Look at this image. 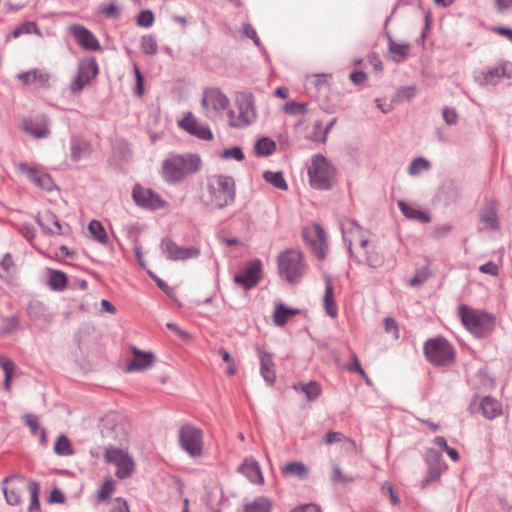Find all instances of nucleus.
I'll return each instance as SVG.
<instances>
[{"label": "nucleus", "mask_w": 512, "mask_h": 512, "mask_svg": "<svg viewBox=\"0 0 512 512\" xmlns=\"http://www.w3.org/2000/svg\"><path fill=\"white\" fill-rule=\"evenodd\" d=\"M204 203L211 209H224L236 199V184L232 176L215 174L206 180Z\"/></svg>", "instance_id": "nucleus-1"}, {"label": "nucleus", "mask_w": 512, "mask_h": 512, "mask_svg": "<svg viewBox=\"0 0 512 512\" xmlns=\"http://www.w3.org/2000/svg\"><path fill=\"white\" fill-rule=\"evenodd\" d=\"M201 168V159L196 154H175L164 159L161 174L168 184H178L186 177L198 172Z\"/></svg>", "instance_id": "nucleus-2"}, {"label": "nucleus", "mask_w": 512, "mask_h": 512, "mask_svg": "<svg viewBox=\"0 0 512 512\" xmlns=\"http://www.w3.org/2000/svg\"><path fill=\"white\" fill-rule=\"evenodd\" d=\"M278 272L282 279L297 284L306 272V264L299 250L287 249L277 257Z\"/></svg>", "instance_id": "nucleus-3"}, {"label": "nucleus", "mask_w": 512, "mask_h": 512, "mask_svg": "<svg viewBox=\"0 0 512 512\" xmlns=\"http://www.w3.org/2000/svg\"><path fill=\"white\" fill-rule=\"evenodd\" d=\"M458 314L466 329L476 337H486L494 329L495 318L486 312L461 305Z\"/></svg>", "instance_id": "nucleus-4"}, {"label": "nucleus", "mask_w": 512, "mask_h": 512, "mask_svg": "<svg viewBox=\"0 0 512 512\" xmlns=\"http://www.w3.org/2000/svg\"><path fill=\"white\" fill-rule=\"evenodd\" d=\"M336 168L322 154L314 155L308 168L309 183L317 190H329L333 187Z\"/></svg>", "instance_id": "nucleus-5"}, {"label": "nucleus", "mask_w": 512, "mask_h": 512, "mask_svg": "<svg viewBox=\"0 0 512 512\" xmlns=\"http://www.w3.org/2000/svg\"><path fill=\"white\" fill-rule=\"evenodd\" d=\"M229 124L232 127L240 128L247 126L256 120L254 98L251 93L241 92L236 97V110H230Z\"/></svg>", "instance_id": "nucleus-6"}, {"label": "nucleus", "mask_w": 512, "mask_h": 512, "mask_svg": "<svg viewBox=\"0 0 512 512\" xmlns=\"http://www.w3.org/2000/svg\"><path fill=\"white\" fill-rule=\"evenodd\" d=\"M423 349L426 359L434 366L448 365L455 357L452 345L443 337L428 339Z\"/></svg>", "instance_id": "nucleus-7"}, {"label": "nucleus", "mask_w": 512, "mask_h": 512, "mask_svg": "<svg viewBox=\"0 0 512 512\" xmlns=\"http://www.w3.org/2000/svg\"><path fill=\"white\" fill-rule=\"evenodd\" d=\"M178 438L181 449L190 457L196 458L202 455L204 434L200 428L185 424L179 429Z\"/></svg>", "instance_id": "nucleus-8"}, {"label": "nucleus", "mask_w": 512, "mask_h": 512, "mask_svg": "<svg viewBox=\"0 0 512 512\" xmlns=\"http://www.w3.org/2000/svg\"><path fill=\"white\" fill-rule=\"evenodd\" d=\"M104 458L107 463L116 466L115 474L120 479L129 477L135 469L132 457L123 449L115 447L106 448Z\"/></svg>", "instance_id": "nucleus-9"}, {"label": "nucleus", "mask_w": 512, "mask_h": 512, "mask_svg": "<svg viewBox=\"0 0 512 512\" xmlns=\"http://www.w3.org/2000/svg\"><path fill=\"white\" fill-rule=\"evenodd\" d=\"M342 238L348 247L350 256H354L352 246L354 243L359 244V249H366L369 246V240L364 236L362 228L354 221L345 218L339 222Z\"/></svg>", "instance_id": "nucleus-10"}, {"label": "nucleus", "mask_w": 512, "mask_h": 512, "mask_svg": "<svg viewBox=\"0 0 512 512\" xmlns=\"http://www.w3.org/2000/svg\"><path fill=\"white\" fill-rule=\"evenodd\" d=\"M228 97L217 88L206 89L203 93L202 106L205 110V115L214 119L221 115L229 106Z\"/></svg>", "instance_id": "nucleus-11"}, {"label": "nucleus", "mask_w": 512, "mask_h": 512, "mask_svg": "<svg viewBox=\"0 0 512 512\" xmlns=\"http://www.w3.org/2000/svg\"><path fill=\"white\" fill-rule=\"evenodd\" d=\"M132 198L137 206L151 211L162 209L167 205L166 201L159 194L140 184H136L133 187Z\"/></svg>", "instance_id": "nucleus-12"}, {"label": "nucleus", "mask_w": 512, "mask_h": 512, "mask_svg": "<svg viewBox=\"0 0 512 512\" xmlns=\"http://www.w3.org/2000/svg\"><path fill=\"white\" fill-rule=\"evenodd\" d=\"M98 74V64L94 58L82 60L78 64V72L74 80L70 84V90L73 94H77L88 85L92 79Z\"/></svg>", "instance_id": "nucleus-13"}, {"label": "nucleus", "mask_w": 512, "mask_h": 512, "mask_svg": "<svg viewBox=\"0 0 512 512\" xmlns=\"http://www.w3.org/2000/svg\"><path fill=\"white\" fill-rule=\"evenodd\" d=\"M502 78H512V62L505 60L488 68L477 77V81L481 86H495Z\"/></svg>", "instance_id": "nucleus-14"}, {"label": "nucleus", "mask_w": 512, "mask_h": 512, "mask_svg": "<svg viewBox=\"0 0 512 512\" xmlns=\"http://www.w3.org/2000/svg\"><path fill=\"white\" fill-rule=\"evenodd\" d=\"M160 246L162 253L171 261H184L200 255L198 248L179 246L169 238L162 239Z\"/></svg>", "instance_id": "nucleus-15"}, {"label": "nucleus", "mask_w": 512, "mask_h": 512, "mask_svg": "<svg viewBox=\"0 0 512 512\" xmlns=\"http://www.w3.org/2000/svg\"><path fill=\"white\" fill-rule=\"evenodd\" d=\"M303 239L310 246L314 254L320 259L326 256L325 231L319 225H313L303 230Z\"/></svg>", "instance_id": "nucleus-16"}, {"label": "nucleus", "mask_w": 512, "mask_h": 512, "mask_svg": "<svg viewBox=\"0 0 512 512\" xmlns=\"http://www.w3.org/2000/svg\"><path fill=\"white\" fill-rule=\"evenodd\" d=\"M262 263L256 259L247 263V265L234 275V282L246 290L251 289L258 284L261 277Z\"/></svg>", "instance_id": "nucleus-17"}, {"label": "nucleus", "mask_w": 512, "mask_h": 512, "mask_svg": "<svg viewBox=\"0 0 512 512\" xmlns=\"http://www.w3.org/2000/svg\"><path fill=\"white\" fill-rule=\"evenodd\" d=\"M178 126L201 140H211L213 134L208 125L201 123L191 112H187L184 117L178 121Z\"/></svg>", "instance_id": "nucleus-18"}, {"label": "nucleus", "mask_w": 512, "mask_h": 512, "mask_svg": "<svg viewBox=\"0 0 512 512\" xmlns=\"http://www.w3.org/2000/svg\"><path fill=\"white\" fill-rule=\"evenodd\" d=\"M17 168L37 187L45 191H52L55 187V183L48 173L43 172L36 167L30 166L25 162L18 163Z\"/></svg>", "instance_id": "nucleus-19"}, {"label": "nucleus", "mask_w": 512, "mask_h": 512, "mask_svg": "<svg viewBox=\"0 0 512 512\" xmlns=\"http://www.w3.org/2000/svg\"><path fill=\"white\" fill-rule=\"evenodd\" d=\"M69 32L77 42L85 50L100 51L101 46L98 39L86 27L80 24H74L69 27Z\"/></svg>", "instance_id": "nucleus-20"}, {"label": "nucleus", "mask_w": 512, "mask_h": 512, "mask_svg": "<svg viewBox=\"0 0 512 512\" xmlns=\"http://www.w3.org/2000/svg\"><path fill=\"white\" fill-rule=\"evenodd\" d=\"M22 128L26 133L38 139L47 138L50 134V123L45 115L24 119Z\"/></svg>", "instance_id": "nucleus-21"}, {"label": "nucleus", "mask_w": 512, "mask_h": 512, "mask_svg": "<svg viewBox=\"0 0 512 512\" xmlns=\"http://www.w3.org/2000/svg\"><path fill=\"white\" fill-rule=\"evenodd\" d=\"M426 463L428 466L427 476L422 481V487L425 488L431 482L440 478L443 472L442 456L434 449H429L426 453Z\"/></svg>", "instance_id": "nucleus-22"}, {"label": "nucleus", "mask_w": 512, "mask_h": 512, "mask_svg": "<svg viewBox=\"0 0 512 512\" xmlns=\"http://www.w3.org/2000/svg\"><path fill=\"white\" fill-rule=\"evenodd\" d=\"M70 158L73 162L88 159L93 153L91 143L83 137L72 135L69 141Z\"/></svg>", "instance_id": "nucleus-23"}, {"label": "nucleus", "mask_w": 512, "mask_h": 512, "mask_svg": "<svg viewBox=\"0 0 512 512\" xmlns=\"http://www.w3.org/2000/svg\"><path fill=\"white\" fill-rule=\"evenodd\" d=\"M133 358L127 365L126 371H144L150 368L155 360L154 354L151 352H144L140 349L132 348Z\"/></svg>", "instance_id": "nucleus-24"}, {"label": "nucleus", "mask_w": 512, "mask_h": 512, "mask_svg": "<svg viewBox=\"0 0 512 512\" xmlns=\"http://www.w3.org/2000/svg\"><path fill=\"white\" fill-rule=\"evenodd\" d=\"M362 251V256L354 253L352 257L358 263H364L371 268L381 267L384 263V255L378 250L375 245L369 242V246L366 249H359Z\"/></svg>", "instance_id": "nucleus-25"}, {"label": "nucleus", "mask_w": 512, "mask_h": 512, "mask_svg": "<svg viewBox=\"0 0 512 512\" xmlns=\"http://www.w3.org/2000/svg\"><path fill=\"white\" fill-rule=\"evenodd\" d=\"M260 374L268 385H273L276 380L273 356L271 353L260 350Z\"/></svg>", "instance_id": "nucleus-26"}, {"label": "nucleus", "mask_w": 512, "mask_h": 512, "mask_svg": "<svg viewBox=\"0 0 512 512\" xmlns=\"http://www.w3.org/2000/svg\"><path fill=\"white\" fill-rule=\"evenodd\" d=\"M239 472H241L249 481L254 484H262L264 478L259 463L252 459H245L239 466Z\"/></svg>", "instance_id": "nucleus-27"}, {"label": "nucleus", "mask_w": 512, "mask_h": 512, "mask_svg": "<svg viewBox=\"0 0 512 512\" xmlns=\"http://www.w3.org/2000/svg\"><path fill=\"white\" fill-rule=\"evenodd\" d=\"M387 41L391 60L395 63L404 62L410 53V45L408 43L396 42L389 33L387 34Z\"/></svg>", "instance_id": "nucleus-28"}, {"label": "nucleus", "mask_w": 512, "mask_h": 512, "mask_svg": "<svg viewBox=\"0 0 512 512\" xmlns=\"http://www.w3.org/2000/svg\"><path fill=\"white\" fill-rule=\"evenodd\" d=\"M479 408L483 416L489 420H492L502 414L501 403L491 396L483 397L479 403Z\"/></svg>", "instance_id": "nucleus-29"}, {"label": "nucleus", "mask_w": 512, "mask_h": 512, "mask_svg": "<svg viewBox=\"0 0 512 512\" xmlns=\"http://www.w3.org/2000/svg\"><path fill=\"white\" fill-rule=\"evenodd\" d=\"M480 222L484 225L483 228L495 231L499 229V221L497 216V209L493 203L487 204L480 212Z\"/></svg>", "instance_id": "nucleus-30"}, {"label": "nucleus", "mask_w": 512, "mask_h": 512, "mask_svg": "<svg viewBox=\"0 0 512 512\" xmlns=\"http://www.w3.org/2000/svg\"><path fill=\"white\" fill-rule=\"evenodd\" d=\"M398 207L407 219L416 220L421 223H428L431 221V216L428 212L421 211L417 207H414L402 200L398 201Z\"/></svg>", "instance_id": "nucleus-31"}, {"label": "nucleus", "mask_w": 512, "mask_h": 512, "mask_svg": "<svg viewBox=\"0 0 512 512\" xmlns=\"http://www.w3.org/2000/svg\"><path fill=\"white\" fill-rule=\"evenodd\" d=\"M323 305L326 313L335 318L338 314V308L334 300V291L331 278L327 276L325 278V294L323 299Z\"/></svg>", "instance_id": "nucleus-32"}, {"label": "nucleus", "mask_w": 512, "mask_h": 512, "mask_svg": "<svg viewBox=\"0 0 512 512\" xmlns=\"http://www.w3.org/2000/svg\"><path fill=\"white\" fill-rule=\"evenodd\" d=\"M281 472L286 477H295L300 480L306 479L309 475L308 467L299 461H293L281 468Z\"/></svg>", "instance_id": "nucleus-33"}, {"label": "nucleus", "mask_w": 512, "mask_h": 512, "mask_svg": "<svg viewBox=\"0 0 512 512\" xmlns=\"http://www.w3.org/2000/svg\"><path fill=\"white\" fill-rule=\"evenodd\" d=\"M272 508L273 503L269 498L258 496L244 505L243 512H271Z\"/></svg>", "instance_id": "nucleus-34"}, {"label": "nucleus", "mask_w": 512, "mask_h": 512, "mask_svg": "<svg viewBox=\"0 0 512 512\" xmlns=\"http://www.w3.org/2000/svg\"><path fill=\"white\" fill-rule=\"evenodd\" d=\"M15 478L22 479V477L20 475L12 474L10 476L5 477L2 480V491H3V494H4L5 500H6V502L9 505H13V506L20 504V502H21V495H20L19 490L15 489V488L8 489L6 487V484L9 483L12 479H15Z\"/></svg>", "instance_id": "nucleus-35"}, {"label": "nucleus", "mask_w": 512, "mask_h": 512, "mask_svg": "<svg viewBox=\"0 0 512 512\" xmlns=\"http://www.w3.org/2000/svg\"><path fill=\"white\" fill-rule=\"evenodd\" d=\"M293 389L304 393L308 401L315 400L321 394V386L316 381L295 384Z\"/></svg>", "instance_id": "nucleus-36"}, {"label": "nucleus", "mask_w": 512, "mask_h": 512, "mask_svg": "<svg viewBox=\"0 0 512 512\" xmlns=\"http://www.w3.org/2000/svg\"><path fill=\"white\" fill-rule=\"evenodd\" d=\"M0 367L4 372V389L6 391H11V381L15 375L16 366L10 359L0 356Z\"/></svg>", "instance_id": "nucleus-37"}, {"label": "nucleus", "mask_w": 512, "mask_h": 512, "mask_svg": "<svg viewBox=\"0 0 512 512\" xmlns=\"http://www.w3.org/2000/svg\"><path fill=\"white\" fill-rule=\"evenodd\" d=\"M298 313V310L287 308L284 304H279L276 306L273 320L275 325L282 327L284 326L289 318Z\"/></svg>", "instance_id": "nucleus-38"}, {"label": "nucleus", "mask_w": 512, "mask_h": 512, "mask_svg": "<svg viewBox=\"0 0 512 512\" xmlns=\"http://www.w3.org/2000/svg\"><path fill=\"white\" fill-rule=\"evenodd\" d=\"M460 188L453 182L446 183L441 191L442 200L446 205L455 203L460 198Z\"/></svg>", "instance_id": "nucleus-39"}, {"label": "nucleus", "mask_w": 512, "mask_h": 512, "mask_svg": "<svg viewBox=\"0 0 512 512\" xmlns=\"http://www.w3.org/2000/svg\"><path fill=\"white\" fill-rule=\"evenodd\" d=\"M254 149L258 156L267 157L273 154L276 149V144L272 139L262 137L255 143Z\"/></svg>", "instance_id": "nucleus-40"}, {"label": "nucleus", "mask_w": 512, "mask_h": 512, "mask_svg": "<svg viewBox=\"0 0 512 512\" xmlns=\"http://www.w3.org/2000/svg\"><path fill=\"white\" fill-rule=\"evenodd\" d=\"M37 224L46 234H53V225L56 223V215L51 211H45L43 214L36 216Z\"/></svg>", "instance_id": "nucleus-41"}, {"label": "nucleus", "mask_w": 512, "mask_h": 512, "mask_svg": "<svg viewBox=\"0 0 512 512\" xmlns=\"http://www.w3.org/2000/svg\"><path fill=\"white\" fill-rule=\"evenodd\" d=\"M263 178L265 181L271 185H273L275 188L286 191L288 189L287 182L284 178V175L281 171L272 172V171H265L263 174Z\"/></svg>", "instance_id": "nucleus-42"}, {"label": "nucleus", "mask_w": 512, "mask_h": 512, "mask_svg": "<svg viewBox=\"0 0 512 512\" xmlns=\"http://www.w3.org/2000/svg\"><path fill=\"white\" fill-rule=\"evenodd\" d=\"M15 264L10 253H6L0 261V278L9 280L15 273Z\"/></svg>", "instance_id": "nucleus-43"}, {"label": "nucleus", "mask_w": 512, "mask_h": 512, "mask_svg": "<svg viewBox=\"0 0 512 512\" xmlns=\"http://www.w3.org/2000/svg\"><path fill=\"white\" fill-rule=\"evenodd\" d=\"M48 282L52 290L62 291L67 285L66 274L59 270H50Z\"/></svg>", "instance_id": "nucleus-44"}, {"label": "nucleus", "mask_w": 512, "mask_h": 512, "mask_svg": "<svg viewBox=\"0 0 512 512\" xmlns=\"http://www.w3.org/2000/svg\"><path fill=\"white\" fill-rule=\"evenodd\" d=\"M88 231L91 234V236L99 243H107V234L101 222L97 220L90 221V223L88 224Z\"/></svg>", "instance_id": "nucleus-45"}, {"label": "nucleus", "mask_w": 512, "mask_h": 512, "mask_svg": "<svg viewBox=\"0 0 512 512\" xmlns=\"http://www.w3.org/2000/svg\"><path fill=\"white\" fill-rule=\"evenodd\" d=\"M430 167L431 164L427 159L423 157H417L410 162L407 171L410 176H419L422 172L428 170Z\"/></svg>", "instance_id": "nucleus-46"}, {"label": "nucleus", "mask_w": 512, "mask_h": 512, "mask_svg": "<svg viewBox=\"0 0 512 512\" xmlns=\"http://www.w3.org/2000/svg\"><path fill=\"white\" fill-rule=\"evenodd\" d=\"M54 453L58 456H71L74 451L69 439L65 435H60L54 444Z\"/></svg>", "instance_id": "nucleus-47"}, {"label": "nucleus", "mask_w": 512, "mask_h": 512, "mask_svg": "<svg viewBox=\"0 0 512 512\" xmlns=\"http://www.w3.org/2000/svg\"><path fill=\"white\" fill-rule=\"evenodd\" d=\"M28 490L30 493V504H29L28 510L30 512H32L34 510H38L40 507V502H39L40 485H39V483L36 481H33V480L29 481L28 482Z\"/></svg>", "instance_id": "nucleus-48"}, {"label": "nucleus", "mask_w": 512, "mask_h": 512, "mask_svg": "<svg viewBox=\"0 0 512 512\" xmlns=\"http://www.w3.org/2000/svg\"><path fill=\"white\" fill-rule=\"evenodd\" d=\"M140 46L142 51L147 55H155L158 51V44L153 35L142 36Z\"/></svg>", "instance_id": "nucleus-49"}, {"label": "nucleus", "mask_w": 512, "mask_h": 512, "mask_svg": "<svg viewBox=\"0 0 512 512\" xmlns=\"http://www.w3.org/2000/svg\"><path fill=\"white\" fill-rule=\"evenodd\" d=\"M40 34L39 28L35 22L27 21L22 23L12 32L13 37L17 38L23 34Z\"/></svg>", "instance_id": "nucleus-50"}, {"label": "nucleus", "mask_w": 512, "mask_h": 512, "mask_svg": "<svg viewBox=\"0 0 512 512\" xmlns=\"http://www.w3.org/2000/svg\"><path fill=\"white\" fill-rule=\"evenodd\" d=\"M115 490V483L112 479L103 482L98 491V501L103 502L107 500Z\"/></svg>", "instance_id": "nucleus-51"}, {"label": "nucleus", "mask_w": 512, "mask_h": 512, "mask_svg": "<svg viewBox=\"0 0 512 512\" xmlns=\"http://www.w3.org/2000/svg\"><path fill=\"white\" fill-rule=\"evenodd\" d=\"M155 20L154 14L151 10H143L137 16V25L140 27L149 28L153 25Z\"/></svg>", "instance_id": "nucleus-52"}, {"label": "nucleus", "mask_w": 512, "mask_h": 512, "mask_svg": "<svg viewBox=\"0 0 512 512\" xmlns=\"http://www.w3.org/2000/svg\"><path fill=\"white\" fill-rule=\"evenodd\" d=\"M221 157L224 159H234L236 161H242L244 159V153L238 146H234L229 149H225L221 153Z\"/></svg>", "instance_id": "nucleus-53"}, {"label": "nucleus", "mask_w": 512, "mask_h": 512, "mask_svg": "<svg viewBox=\"0 0 512 512\" xmlns=\"http://www.w3.org/2000/svg\"><path fill=\"white\" fill-rule=\"evenodd\" d=\"M284 109L289 114H305L308 111V106L305 103L292 101L286 103Z\"/></svg>", "instance_id": "nucleus-54"}, {"label": "nucleus", "mask_w": 512, "mask_h": 512, "mask_svg": "<svg viewBox=\"0 0 512 512\" xmlns=\"http://www.w3.org/2000/svg\"><path fill=\"white\" fill-rule=\"evenodd\" d=\"M19 325V320L16 316H10L3 320L2 326H1V333L2 334H10L12 331H14L17 326Z\"/></svg>", "instance_id": "nucleus-55"}, {"label": "nucleus", "mask_w": 512, "mask_h": 512, "mask_svg": "<svg viewBox=\"0 0 512 512\" xmlns=\"http://www.w3.org/2000/svg\"><path fill=\"white\" fill-rule=\"evenodd\" d=\"M108 512H129V507L123 498H116L111 503H109Z\"/></svg>", "instance_id": "nucleus-56"}, {"label": "nucleus", "mask_w": 512, "mask_h": 512, "mask_svg": "<svg viewBox=\"0 0 512 512\" xmlns=\"http://www.w3.org/2000/svg\"><path fill=\"white\" fill-rule=\"evenodd\" d=\"M384 327H385V331L388 334H391L395 340L399 339V337H400L399 336V328H398V324L395 319L390 318V317L385 318Z\"/></svg>", "instance_id": "nucleus-57"}, {"label": "nucleus", "mask_w": 512, "mask_h": 512, "mask_svg": "<svg viewBox=\"0 0 512 512\" xmlns=\"http://www.w3.org/2000/svg\"><path fill=\"white\" fill-rule=\"evenodd\" d=\"M417 92L416 86L401 87L397 92V98L400 101L410 100L415 97Z\"/></svg>", "instance_id": "nucleus-58"}, {"label": "nucleus", "mask_w": 512, "mask_h": 512, "mask_svg": "<svg viewBox=\"0 0 512 512\" xmlns=\"http://www.w3.org/2000/svg\"><path fill=\"white\" fill-rule=\"evenodd\" d=\"M331 479L333 482H337V483H347V482H352L354 480L353 477H348V476L344 475L342 473L339 465H337V464L333 465V473H332Z\"/></svg>", "instance_id": "nucleus-59"}, {"label": "nucleus", "mask_w": 512, "mask_h": 512, "mask_svg": "<svg viewBox=\"0 0 512 512\" xmlns=\"http://www.w3.org/2000/svg\"><path fill=\"white\" fill-rule=\"evenodd\" d=\"M337 122V118H333L328 124L327 126L322 129L323 132H319L317 134H315L313 136L314 138V142H318V143H325L326 140H327V136L330 132V130L333 128V126L336 124Z\"/></svg>", "instance_id": "nucleus-60"}, {"label": "nucleus", "mask_w": 512, "mask_h": 512, "mask_svg": "<svg viewBox=\"0 0 512 512\" xmlns=\"http://www.w3.org/2000/svg\"><path fill=\"white\" fill-rule=\"evenodd\" d=\"M26 425L29 427L31 434L38 435L39 427L38 418L35 415L27 414L24 417Z\"/></svg>", "instance_id": "nucleus-61"}, {"label": "nucleus", "mask_w": 512, "mask_h": 512, "mask_svg": "<svg viewBox=\"0 0 512 512\" xmlns=\"http://www.w3.org/2000/svg\"><path fill=\"white\" fill-rule=\"evenodd\" d=\"M443 119L448 125H454L458 121V114L455 109L445 107L442 111Z\"/></svg>", "instance_id": "nucleus-62"}, {"label": "nucleus", "mask_w": 512, "mask_h": 512, "mask_svg": "<svg viewBox=\"0 0 512 512\" xmlns=\"http://www.w3.org/2000/svg\"><path fill=\"white\" fill-rule=\"evenodd\" d=\"M101 12L107 17L112 19H117L120 14V9L114 3H110L104 7H102Z\"/></svg>", "instance_id": "nucleus-63"}, {"label": "nucleus", "mask_w": 512, "mask_h": 512, "mask_svg": "<svg viewBox=\"0 0 512 512\" xmlns=\"http://www.w3.org/2000/svg\"><path fill=\"white\" fill-rule=\"evenodd\" d=\"M428 274L425 270H419L409 280V284L413 287L421 286L427 280Z\"/></svg>", "instance_id": "nucleus-64"}]
</instances>
